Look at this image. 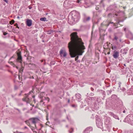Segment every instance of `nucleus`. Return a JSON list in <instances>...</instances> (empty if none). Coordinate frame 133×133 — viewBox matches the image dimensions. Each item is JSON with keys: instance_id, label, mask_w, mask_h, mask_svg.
Segmentation results:
<instances>
[{"instance_id": "f257e3e1", "label": "nucleus", "mask_w": 133, "mask_h": 133, "mask_svg": "<svg viewBox=\"0 0 133 133\" xmlns=\"http://www.w3.org/2000/svg\"><path fill=\"white\" fill-rule=\"evenodd\" d=\"M70 36L71 41L68 44V47L71 57L74 58L77 55H82L85 48L82 39L78 37L77 32L71 33Z\"/></svg>"}, {"instance_id": "ddd939ff", "label": "nucleus", "mask_w": 133, "mask_h": 133, "mask_svg": "<svg viewBox=\"0 0 133 133\" xmlns=\"http://www.w3.org/2000/svg\"><path fill=\"white\" fill-rule=\"evenodd\" d=\"M97 127L99 128H102V122L96 123Z\"/></svg>"}, {"instance_id": "4468645a", "label": "nucleus", "mask_w": 133, "mask_h": 133, "mask_svg": "<svg viewBox=\"0 0 133 133\" xmlns=\"http://www.w3.org/2000/svg\"><path fill=\"white\" fill-rule=\"evenodd\" d=\"M100 117H96V123L100 122H102L101 119L100 118Z\"/></svg>"}, {"instance_id": "e2e57ef3", "label": "nucleus", "mask_w": 133, "mask_h": 133, "mask_svg": "<svg viewBox=\"0 0 133 133\" xmlns=\"http://www.w3.org/2000/svg\"><path fill=\"white\" fill-rule=\"evenodd\" d=\"M119 41L120 42H122V40L121 39H119Z\"/></svg>"}, {"instance_id": "13d9d810", "label": "nucleus", "mask_w": 133, "mask_h": 133, "mask_svg": "<svg viewBox=\"0 0 133 133\" xmlns=\"http://www.w3.org/2000/svg\"><path fill=\"white\" fill-rule=\"evenodd\" d=\"M16 68H17V69H19V68H18V66H16Z\"/></svg>"}, {"instance_id": "5701e85b", "label": "nucleus", "mask_w": 133, "mask_h": 133, "mask_svg": "<svg viewBox=\"0 0 133 133\" xmlns=\"http://www.w3.org/2000/svg\"><path fill=\"white\" fill-rule=\"evenodd\" d=\"M67 118L68 119V121L70 122V123L71 124L73 122L72 121H71V119L70 118V117H67Z\"/></svg>"}, {"instance_id": "a211bd4d", "label": "nucleus", "mask_w": 133, "mask_h": 133, "mask_svg": "<svg viewBox=\"0 0 133 133\" xmlns=\"http://www.w3.org/2000/svg\"><path fill=\"white\" fill-rule=\"evenodd\" d=\"M47 32L48 34H51L53 33V31L52 30H50L47 31Z\"/></svg>"}, {"instance_id": "c85d7f7f", "label": "nucleus", "mask_w": 133, "mask_h": 133, "mask_svg": "<svg viewBox=\"0 0 133 133\" xmlns=\"http://www.w3.org/2000/svg\"><path fill=\"white\" fill-rule=\"evenodd\" d=\"M14 89L15 90H17L18 89V87L16 85H15L14 86Z\"/></svg>"}, {"instance_id": "423d86ee", "label": "nucleus", "mask_w": 133, "mask_h": 133, "mask_svg": "<svg viewBox=\"0 0 133 133\" xmlns=\"http://www.w3.org/2000/svg\"><path fill=\"white\" fill-rule=\"evenodd\" d=\"M25 96L22 98V100L24 102H25L27 103H29L30 102V100L29 98V95L26 94H25Z\"/></svg>"}, {"instance_id": "7c9ffc66", "label": "nucleus", "mask_w": 133, "mask_h": 133, "mask_svg": "<svg viewBox=\"0 0 133 133\" xmlns=\"http://www.w3.org/2000/svg\"><path fill=\"white\" fill-rule=\"evenodd\" d=\"M14 109L18 110L19 113H21L20 111L18 109L15 108H14Z\"/></svg>"}, {"instance_id": "0eeeda50", "label": "nucleus", "mask_w": 133, "mask_h": 133, "mask_svg": "<svg viewBox=\"0 0 133 133\" xmlns=\"http://www.w3.org/2000/svg\"><path fill=\"white\" fill-rule=\"evenodd\" d=\"M17 55L18 57L17 59V61L21 63H22V57L21 55V52H18Z\"/></svg>"}, {"instance_id": "c03bdc74", "label": "nucleus", "mask_w": 133, "mask_h": 133, "mask_svg": "<svg viewBox=\"0 0 133 133\" xmlns=\"http://www.w3.org/2000/svg\"><path fill=\"white\" fill-rule=\"evenodd\" d=\"M4 1L6 2V3H8V1L7 0H3Z\"/></svg>"}, {"instance_id": "052dcab7", "label": "nucleus", "mask_w": 133, "mask_h": 133, "mask_svg": "<svg viewBox=\"0 0 133 133\" xmlns=\"http://www.w3.org/2000/svg\"><path fill=\"white\" fill-rule=\"evenodd\" d=\"M110 52L109 51V52H108L107 54L109 55L110 54Z\"/></svg>"}, {"instance_id": "9b49d317", "label": "nucleus", "mask_w": 133, "mask_h": 133, "mask_svg": "<svg viewBox=\"0 0 133 133\" xmlns=\"http://www.w3.org/2000/svg\"><path fill=\"white\" fill-rule=\"evenodd\" d=\"M114 54L112 56L114 57L115 58L117 59L119 56V52L117 51H114Z\"/></svg>"}, {"instance_id": "aec40b11", "label": "nucleus", "mask_w": 133, "mask_h": 133, "mask_svg": "<svg viewBox=\"0 0 133 133\" xmlns=\"http://www.w3.org/2000/svg\"><path fill=\"white\" fill-rule=\"evenodd\" d=\"M128 50L126 49L125 48L123 49V51L124 52H123V54H126Z\"/></svg>"}, {"instance_id": "5fc2aeb1", "label": "nucleus", "mask_w": 133, "mask_h": 133, "mask_svg": "<svg viewBox=\"0 0 133 133\" xmlns=\"http://www.w3.org/2000/svg\"><path fill=\"white\" fill-rule=\"evenodd\" d=\"M126 28H124V29H123V30H124V31H126Z\"/></svg>"}, {"instance_id": "37998d69", "label": "nucleus", "mask_w": 133, "mask_h": 133, "mask_svg": "<svg viewBox=\"0 0 133 133\" xmlns=\"http://www.w3.org/2000/svg\"><path fill=\"white\" fill-rule=\"evenodd\" d=\"M14 26H16L17 27L18 26L17 24V23H16L15 24Z\"/></svg>"}, {"instance_id": "6e6552de", "label": "nucleus", "mask_w": 133, "mask_h": 133, "mask_svg": "<svg viewBox=\"0 0 133 133\" xmlns=\"http://www.w3.org/2000/svg\"><path fill=\"white\" fill-rule=\"evenodd\" d=\"M62 54H63V57H65L66 56L67 53L65 50H63L61 49L60 51V55L62 56Z\"/></svg>"}, {"instance_id": "9d476101", "label": "nucleus", "mask_w": 133, "mask_h": 133, "mask_svg": "<svg viewBox=\"0 0 133 133\" xmlns=\"http://www.w3.org/2000/svg\"><path fill=\"white\" fill-rule=\"evenodd\" d=\"M32 21L31 19H28L26 22V23L27 26H30L32 25Z\"/></svg>"}, {"instance_id": "4c0bfd02", "label": "nucleus", "mask_w": 133, "mask_h": 133, "mask_svg": "<svg viewBox=\"0 0 133 133\" xmlns=\"http://www.w3.org/2000/svg\"><path fill=\"white\" fill-rule=\"evenodd\" d=\"M124 20H121V21H118L117 22V24L119 23L120 22H123L124 21Z\"/></svg>"}, {"instance_id": "f704fd0d", "label": "nucleus", "mask_w": 133, "mask_h": 133, "mask_svg": "<svg viewBox=\"0 0 133 133\" xmlns=\"http://www.w3.org/2000/svg\"><path fill=\"white\" fill-rule=\"evenodd\" d=\"M112 23H114V25H115V23H114L113 22H109V24L107 26H108L109 25V24H112Z\"/></svg>"}, {"instance_id": "8fccbe9b", "label": "nucleus", "mask_w": 133, "mask_h": 133, "mask_svg": "<svg viewBox=\"0 0 133 133\" xmlns=\"http://www.w3.org/2000/svg\"><path fill=\"white\" fill-rule=\"evenodd\" d=\"M40 125L41 126V128L43 127V125L42 124H40Z\"/></svg>"}, {"instance_id": "72a5a7b5", "label": "nucleus", "mask_w": 133, "mask_h": 133, "mask_svg": "<svg viewBox=\"0 0 133 133\" xmlns=\"http://www.w3.org/2000/svg\"><path fill=\"white\" fill-rule=\"evenodd\" d=\"M54 121L56 122H58V118H54Z\"/></svg>"}, {"instance_id": "09e8293b", "label": "nucleus", "mask_w": 133, "mask_h": 133, "mask_svg": "<svg viewBox=\"0 0 133 133\" xmlns=\"http://www.w3.org/2000/svg\"><path fill=\"white\" fill-rule=\"evenodd\" d=\"M91 89L92 91H93L94 90V89L92 87H91Z\"/></svg>"}, {"instance_id": "473e14b6", "label": "nucleus", "mask_w": 133, "mask_h": 133, "mask_svg": "<svg viewBox=\"0 0 133 133\" xmlns=\"http://www.w3.org/2000/svg\"><path fill=\"white\" fill-rule=\"evenodd\" d=\"M31 56H29L27 58V60H29V59H31Z\"/></svg>"}, {"instance_id": "e433bc0d", "label": "nucleus", "mask_w": 133, "mask_h": 133, "mask_svg": "<svg viewBox=\"0 0 133 133\" xmlns=\"http://www.w3.org/2000/svg\"><path fill=\"white\" fill-rule=\"evenodd\" d=\"M79 56H77V57H76L75 58V61H76L77 59L78 58Z\"/></svg>"}, {"instance_id": "1a4fd4ad", "label": "nucleus", "mask_w": 133, "mask_h": 133, "mask_svg": "<svg viewBox=\"0 0 133 133\" xmlns=\"http://www.w3.org/2000/svg\"><path fill=\"white\" fill-rule=\"evenodd\" d=\"M84 17L83 18V21L84 22H86L89 21L90 19V17L87 16L85 15L84 14Z\"/></svg>"}, {"instance_id": "4d7b16f0", "label": "nucleus", "mask_w": 133, "mask_h": 133, "mask_svg": "<svg viewBox=\"0 0 133 133\" xmlns=\"http://www.w3.org/2000/svg\"><path fill=\"white\" fill-rule=\"evenodd\" d=\"M13 65H13V66L14 67H16V65L15 64H14Z\"/></svg>"}, {"instance_id": "0e129e2a", "label": "nucleus", "mask_w": 133, "mask_h": 133, "mask_svg": "<svg viewBox=\"0 0 133 133\" xmlns=\"http://www.w3.org/2000/svg\"><path fill=\"white\" fill-rule=\"evenodd\" d=\"M115 15L116 16H118V15L117 14H115Z\"/></svg>"}, {"instance_id": "f03ea898", "label": "nucleus", "mask_w": 133, "mask_h": 133, "mask_svg": "<svg viewBox=\"0 0 133 133\" xmlns=\"http://www.w3.org/2000/svg\"><path fill=\"white\" fill-rule=\"evenodd\" d=\"M40 121L39 119L36 117H33L30 118L29 120H27L25 121L26 123L28 126L30 125V123L35 125L36 126V124Z\"/></svg>"}, {"instance_id": "680f3d73", "label": "nucleus", "mask_w": 133, "mask_h": 133, "mask_svg": "<svg viewBox=\"0 0 133 133\" xmlns=\"http://www.w3.org/2000/svg\"><path fill=\"white\" fill-rule=\"evenodd\" d=\"M21 95V93H20V94H18V96H20Z\"/></svg>"}, {"instance_id": "bf43d9fd", "label": "nucleus", "mask_w": 133, "mask_h": 133, "mask_svg": "<svg viewBox=\"0 0 133 133\" xmlns=\"http://www.w3.org/2000/svg\"><path fill=\"white\" fill-rule=\"evenodd\" d=\"M33 101L34 102V103H35L36 102H35V99H34L33 100Z\"/></svg>"}, {"instance_id": "338daca9", "label": "nucleus", "mask_w": 133, "mask_h": 133, "mask_svg": "<svg viewBox=\"0 0 133 133\" xmlns=\"http://www.w3.org/2000/svg\"><path fill=\"white\" fill-rule=\"evenodd\" d=\"M123 112L124 113L125 112V110H124L123 111Z\"/></svg>"}, {"instance_id": "a18cd8bd", "label": "nucleus", "mask_w": 133, "mask_h": 133, "mask_svg": "<svg viewBox=\"0 0 133 133\" xmlns=\"http://www.w3.org/2000/svg\"><path fill=\"white\" fill-rule=\"evenodd\" d=\"M28 8L29 9H31L32 8V7L31 6H28Z\"/></svg>"}, {"instance_id": "4be33fe9", "label": "nucleus", "mask_w": 133, "mask_h": 133, "mask_svg": "<svg viewBox=\"0 0 133 133\" xmlns=\"http://www.w3.org/2000/svg\"><path fill=\"white\" fill-rule=\"evenodd\" d=\"M74 131V129L72 128H71L68 131L69 133H72Z\"/></svg>"}, {"instance_id": "bb28decb", "label": "nucleus", "mask_w": 133, "mask_h": 133, "mask_svg": "<svg viewBox=\"0 0 133 133\" xmlns=\"http://www.w3.org/2000/svg\"><path fill=\"white\" fill-rule=\"evenodd\" d=\"M109 114L111 116H114L115 115L113 113L111 112H109Z\"/></svg>"}, {"instance_id": "20e7f679", "label": "nucleus", "mask_w": 133, "mask_h": 133, "mask_svg": "<svg viewBox=\"0 0 133 133\" xmlns=\"http://www.w3.org/2000/svg\"><path fill=\"white\" fill-rule=\"evenodd\" d=\"M71 15L72 16L73 18H74L76 22H77L80 18L79 14L76 12L72 13Z\"/></svg>"}, {"instance_id": "6ab92c4d", "label": "nucleus", "mask_w": 133, "mask_h": 133, "mask_svg": "<svg viewBox=\"0 0 133 133\" xmlns=\"http://www.w3.org/2000/svg\"><path fill=\"white\" fill-rule=\"evenodd\" d=\"M24 67H22V68H21L19 71V73H21V74H22V72H23V70L24 68Z\"/></svg>"}, {"instance_id": "b1692460", "label": "nucleus", "mask_w": 133, "mask_h": 133, "mask_svg": "<svg viewBox=\"0 0 133 133\" xmlns=\"http://www.w3.org/2000/svg\"><path fill=\"white\" fill-rule=\"evenodd\" d=\"M15 23V21L14 20H12L10 22V23L11 25H12L14 24Z\"/></svg>"}, {"instance_id": "dca6fc26", "label": "nucleus", "mask_w": 133, "mask_h": 133, "mask_svg": "<svg viewBox=\"0 0 133 133\" xmlns=\"http://www.w3.org/2000/svg\"><path fill=\"white\" fill-rule=\"evenodd\" d=\"M94 109L95 110H97L99 108L98 105L96 103H95L94 107Z\"/></svg>"}, {"instance_id": "603ef678", "label": "nucleus", "mask_w": 133, "mask_h": 133, "mask_svg": "<svg viewBox=\"0 0 133 133\" xmlns=\"http://www.w3.org/2000/svg\"><path fill=\"white\" fill-rule=\"evenodd\" d=\"M121 83V82H119L118 83V84L119 85V87H120V84Z\"/></svg>"}, {"instance_id": "864d4df0", "label": "nucleus", "mask_w": 133, "mask_h": 133, "mask_svg": "<svg viewBox=\"0 0 133 133\" xmlns=\"http://www.w3.org/2000/svg\"><path fill=\"white\" fill-rule=\"evenodd\" d=\"M10 63H11V64L12 65H13V64H14V63H13L12 62H10Z\"/></svg>"}, {"instance_id": "2f4dec72", "label": "nucleus", "mask_w": 133, "mask_h": 133, "mask_svg": "<svg viewBox=\"0 0 133 133\" xmlns=\"http://www.w3.org/2000/svg\"><path fill=\"white\" fill-rule=\"evenodd\" d=\"M114 49H116L117 46H112V49L113 50L114 49Z\"/></svg>"}, {"instance_id": "58836bf2", "label": "nucleus", "mask_w": 133, "mask_h": 133, "mask_svg": "<svg viewBox=\"0 0 133 133\" xmlns=\"http://www.w3.org/2000/svg\"><path fill=\"white\" fill-rule=\"evenodd\" d=\"M82 0H77V3H79L80 2V3H81V2H80Z\"/></svg>"}, {"instance_id": "a19ab883", "label": "nucleus", "mask_w": 133, "mask_h": 133, "mask_svg": "<svg viewBox=\"0 0 133 133\" xmlns=\"http://www.w3.org/2000/svg\"><path fill=\"white\" fill-rule=\"evenodd\" d=\"M90 95L91 96H93L94 95V93L91 92L90 93Z\"/></svg>"}, {"instance_id": "6e6d98bb", "label": "nucleus", "mask_w": 133, "mask_h": 133, "mask_svg": "<svg viewBox=\"0 0 133 133\" xmlns=\"http://www.w3.org/2000/svg\"><path fill=\"white\" fill-rule=\"evenodd\" d=\"M35 95H33V96H32V97L33 98H34H34H35Z\"/></svg>"}, {"instance_id": "f3484780", "label": "nucleus", "mask_w": 133, "mask_h": 133, "mask_svg": "<svg viewBox=\"0 0 133 133\" xmlns=\"http://www.w3.org/2000/svg\"><path fill=\"white\" fill-rule=\"evenodd\" d=\"M114 39H112L113 41L115 40L116 41H117L118 39V37L116 35H114Z\"/></svg>"}, {"instance_id": "774afa93", "label": "nucleus", "mask_w": 133, "mask_h": 133, "mask_svg": "<svg viewBox=\"0 0 133 133\" xmlns=\"http://www.w3.org/2000/svg\"><path fill=\"white\" fill-rule=\"evenodd\" d=\"M17 28H18V29H19V27H18V26L17 27Z\"/></svg>"}, {"instance_id": "cd10ccee", "label": "nucleus", "mask_w": 133, "mask_h": 133, "mask_svg": "<svg viewBox=\"0 0 133 133\" xmlns=\"http://www.w3.org/2000/svg\"><path fill=\"white\" fill-rule=\"evenodd\" d=\"M71 106L73 108H75L77 107V105L75 104H73L71 105Z\"/></svg>"}, {"instance_id": "393cba45", "label": "nucleus", "mask_w": 133, "mask_h": 133, "mask_svg": "<svg viewBox=\"0 0 133 133\" xmlns=\"http://www.w3.org/2000/svg\"><path fill=\"white\" fill-rule=\"evenodd\" d=\"M104 0H102L100 3V4L101 5H102L103 7H104V4L103 3Z\"/></svg>"}, {"instance_id": "79ce46f5", "label": "nucleus", "mask_w": 133, "mask_h": 133, "mask_svg": "<svg viewBox=\"0 0 133 133\" xmlns=\"http://www.w3.org/2000/svg\"><path fill=\"white\" fill-rule=\"evenodd\" d=\"M32 93V92L31 91H30L28 93V94H27L28 95L31 94Z\"/></svg>"}, {"instance_id": "69168bd1", "label": "nucleus", "mask_w": 133, "mask_h": 133, "mask_svg": "<svg viewBox=\"0 0 133 133\" xmlns=\"http://www.w3.org/2000/svg\"><path fill=\"white\" fill-rule=\"evenodd\" d=\"M43 102V100H41V101H40V102L41 103V102Z\"/></svg>"}, {"instance_id": "412c9836", "label": "nucleus", "mask_w": 133, "mask_h": 133, "mask_svg": "<svg viewBox=\"0 0 133 133\" xmlns=\"http://www.w3.org/2000/svg\"><path fill=\"white\" fill-rule=\"evenodd\" d=\"M46 18L45 17H42L41 18H40V20L41 21H46Z\"/></svg>"}, {"instance_id": "2eb2a0df", "label": "nucleus", "mask_w": 133, "mask_h": 133, "mask_svg": "<svg viewBox=\"0 0 133 133\" xmlns=\"http://www.w3.org/2000/svg\"><path fill=\"white\" fill-rule=\"evenodd\" d=\"M75 96L78 99H80L81 98V95L79 93H77L75 94Z\"/></svg>"}, {"instance_id": "a878e982", "label": "nucleus", "mask_w": 133, "mask_h": 133, "mask_svg": "<svg viewBox=\"0 0 133 133\" xmlns=\"http://www.w3.org/2000/svg\"><path fill=\"white\" fill-rule=\"evenodd\" d=\"M112 91L111 90H108L107 91V92L108 95H109L111 94Z\"/></svg>"}, {"instance_id": "c9c22d12", "label": "nucleus", "mask_w": 133, "mask_h": 133, "mask_svg": "<svg viewBox=\"0 0 133 133\" xmlns=\"http://www.w3.org/2000/svg\"><path fill=\"white\" fill-rule=\"evenodd\" d=\"M14 99H15V101H17V102H18L19 101V99H18L17 98H15Z\"/></svg>"}, {"instance_id": "3c124183", "label": "nucleus", "mask_w": 133, "mask_h": 133, "mask_svg": "<svg viewBox=\"0 0 133 133\" xmlns=\"http://www.w3.org/2000/svg\"><path fill=\"white\" fill-rule=\"evenodd\" d=\"M46 99L47 100H48V102H49V98H48V97H47L46 98Z\"/></svg>"}, {"instance_id": "7ed1b4c3", "label": "nucleus", "mask_w": 133, "mask_h": 133, "mask_svg": "<svg viewBox=\"0 0 133 133\" xmlns=\"http://www.w3.org/2000/svg\"><path fill=\"white\" fill-rule=\"evenodd\" d=\"M68 23L70 24H72L73 23H74L76 21L73 18L71 14L69 15L68 17Z\"/></svg>"}, {"instance_id": "f8f14e48", "label": "nucleus", "mask_w": 133, "mask_h": 133, "mask_svg": "<svg viewBox=\"0 0 133 133\" xmlns=\"http://www.w3.org/2000/svg\"><path fill=\"white\" fill-rule=\"evenodd\" d=\"M105 123L106 124L108 125L110 124L111 119L110 117H108L106 118Z\"/></svg>"}, {"instance_id": "39448f33", "label": "nucleus", "mask_w": 133, "mask_h": 133, "mask_svg": "<svg viewBox=\"0 0 133 133\" xmlns=\"http://www.w3.org/2000/svg\"><path fill=\"white\" fill-rule=\"evenodd\" d=\"M125 122H127L128 123H130L133 121V117H126L124 120Z\"/></svg>"}, {"instance_id": "ea45409f", "label": "nucleus", "mask_w": 133, "mask_h": 133, "mask_svg": "<svg viewBox=\"0 0 133 133\" xmlns=\"http://www.w3.org/2000/svg\"><path fill=\"white\" fill-rule=\"evenodd\" d=\"M29 65H32V66H35V64H32L31 63H30L29 64Z\"/></svg>"}, {"instance_id": "de8ad7c7", "label": "nucleus", "mask_w": 133, "mask_h": 133, "mask_svg": "<svg viewBox=\"0 0 133 133\" xmlns=\"http://www.w3.org/2000/svg\"><path fill=\"white\" fill-rule=\"evenodd\" d=\"M70 101V99H68V103H69Z\"/></svg>"}, {"instance_id": "c756f323", "label": "nucleus", "mask_w": 133, "mask_h": 133, "mask_svg": "<svg viewBox=\"0 0 133 133\" xmlns=\"http://www.w3.org/2000/svg\"><path fill=\"white\" fill-rule=\"evenodd\" d=\"M2 32L3 33V35L4 36H5L8 34L7 33H6V32H4L3 31H2Z\"/></svg>"}, {"instance_id": "49530a36", "label": "nucleus", "mask_w": 133, "mask_h": 133, "mask_svg": "<svg viewBox=\"0 0 133 133\" xmlns=\"http://www.w3.org/2000/svg\"><path fill=\"white\" fill-rule=\"evenodd\" d=\"M115 118H116V119H117L118 120L119 119V118L118 117H115Z\"/></svg>"}]
</instances>
